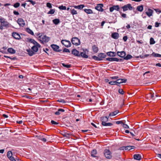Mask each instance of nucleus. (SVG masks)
<instances>
[{
    "label": "nucleus",
    "mask_w": 161,
    "mask_h": 161,
    "mask_svg": "<svg viewBox=\"0 0 161 161\" xmlns=\"http://www.w3.org/2000/svg\"><path fill=\"white\" fill-rule=\"evenodd\" d=\"M117 84H120L122 83H125L127 81L126 79H119L117 80Z\"/></svg>",
    "instance_id": "20"
},
{
    "label": "nucleus",
    "mask_w": 161,
    "mask_h": 161,
    "mask_svg": "<svg viewBox=\"0 0 161 161\" xmlns=\"http://www.w3.org/2000/svg\"><path fill=\"white\" fill-rule=\"evenodd\" d=\"M92 58L93 59L95 60H96V61H99V60L100 59H99V58L98 57H97L95 55L92 56V58L89 57V58L91 59Z\"/></svg>",
    "instance_id": "39"
},
{
    "label": "nucleus",
    "mask_w": 161,
    "mask_h": 161,
    "mask_svg": "<svg viewBox=\"0 0 161 161\" xmlns=\"http://www.w3.org/2000/svg\"><path fill=\"white\" fill-rule=\"evenodd\" d=\"M108 83L111 85H115L117 84V80L114 81H110L108 82Z\"/></svg>",
    "instance_id": "43"
},
{
    "label": "nucleus",
    "mask_w": 161,
    "mask_h": 161,
    "mask_svg": "<svg viewBox=\"0 0 161 161\" xmlns=\"http://www.w3.org/2000/svg\"><path fill=\"white\" fill-rule=\"evenodd\" d=\"M9 159L11 161H16V160L13 156L9 158Z\"/></svg>",
    "instance_id": "59"
},
{
    "label": "nucleus",
    "mask_w": 161,
    "mask_h": 161,
    "mask_svg": "<svg viewBox=\"0 0 161 161\" xmlns=\"http://www.w3.org/2000/svg\"><path fill=\"white\" fill-rule=\"evenodd\" d=\"M101 121H102V124L104 122H106L108 121V118H107V116H102L100 118Z\"/></svg>",
    "instance_id": "21"
},
{
    "label": "nucleus",
    "mask_w": 161,
    "mask_h": 161,
    "mask_svg": "<svg viewBox=\"0 0 161 161\" xmlns=\"http://www.w3.org/2000/svg\"><path fill=\"white\" fill-rule=\"evenodd\" d=\"M118 92L121 94L123 95L124 93V92L123 90L122 89H119L118 90Z\"/></svg>",
    "instance_id": "51"
},
{
    "label": "nucleus",
    "mask_w": 161,
    "mask_h": 161,
    "mask_svg": "<svg viewBox=\"0 0 161 161\" xmlns=\"http://www.w3.org/2000/svg\"><path fill=\"white\" fill-rule=\"evenodd\" d=\"M104 154L107 159H110L112 158L111 152L109 149H105L104 151Z\"/></svg>",
    "instance_id": "3"
},
{
    "label": "nucleus",
    "mask_w": 161,
    "mask_h": 161,
    "mask_svg": "<svg viewBox=\"0 0 161 161\" xmlns=\"http://www.w3.org/2000/svg\"><path fill=\"white\" fill-rule=\"evenodd\" d=\"M110 78L112 79L117 80L118 79L119 77L117 76L110 77Z\"/></svg>",
    "instance_id": "60"
},
{
    "label": "nucleus",
    "mask_w": 161,
    "mask_h": 161,
    "mask_svg": "<svg viewBox=\"0 0 161 161\" xmlns=\"http://www.w3.org/2000/svg\"><path fill=\"white\" fill-rule=\"evenodd\" d=\"M146 97L150 98L152 99H154L155 98H154V94H149L146 95Z\"/></svg>",
    "instance_id": "35"
},
{
    "label": "nucleus",
    "mask_w": 161,
    "mask_h": 161,
    "mask_svg": "<svg viewBox=\"0 0 161 161\" xmlns=\"http://www.w3.org/2000/svg\"><path fill=\"white\" fill-rule=\"evenodd\" d=\"M58 8L60 10H66V6H64L63 5L59 6Z\"/></svg>",
    "instance_id": "48"
},
{
    "label": "nucleus",
    "mask_w": 161,
    "mask_h": 161,
    "mask_svg": "<svg viewBox=\"0 0 161 161\" xmlns=\"http://www.w3.org/2000/svg\"><path fill=\"white\" fill-rule=\"evenodd\" d=\"M12 35V36L16 39L19 40L21 38L20 35L16 32H13Z\"/></svg>",
    "instance_id": "10"
},
{
    "label": "nucleus",
    "mask_w": 161,
    "mask_h": 161,
    "mask_svg": "<svg viewBox=\"0 0 161 161\" xmlns=\"http://www.w3.org/2000/svg\"><path fill=\"white\" fill-rule=\"evenodd\" d=\"M26 39L27 41H28L29 42L31 43L34 45H36V46H38V47H40V45L34 39L29 38H27Z\"/></svg>",
    "instance_id": "7"
},
{
    "label": "nucleus",
    "mask_w": 161,
    "mask_h": 161,
    "mask_svg": "<svg viewBox=\"0 0 161 161\" xmlns=\"http://www.w3.org/2000/svg\"><path fill=\"white\" fill-rule=\"evenodd\" d=\"M84 11L88 14H91L93 13L92 11L90 9H84Z\"/></svg>",
    "instance_id": "32"
},
{
    "label": "nucleus",
    "mask_w": 161,
    "mask_h": 161,
    "mask_svg": "<svg viewBox=\"0 0 161 161\" xmlns=\"http://www.w3.org/2000/svg\"><path fill=\"white\" fill-rule=\"evenodd\" d=\"M150 56H153L154 57H159L161 58V55L158 53H155L154 52H153Z\"/></svg>",
    "instance_id": "36"
},
{
    "label": "nucleus",
    "mask_w": 161,
    "mask_h": 161,
    "mask_svg": "<svg viewBox=\"0 0 161 161\" xmlns=\"http://www.w3.org/2000/svg\"><path fill=\"white\" fill-rule=\"evenodd\" d=\"M5 21V19L3 18H0V22L1 23V24H2V23H3L4 22V21Z\"/></svg>",
    "instance_id": "57"
},
{
    "label": "nucleus",
    "mask_w": 161,
    "mask_h": 161,
    "mask_svg": "<svg viewBox=\"0 0 161 161\" xmlns=\"http://www.w3.org/2000/svg\"><path fill=\"white\" fill-rule=\"evenodd\" d=\"M119 35L118 33L117 32H113L112 33L111 35V37L115 39H117L119 37Z\"/></svg>",
    "instance_id": "17"
},
{
    "label": "nucleus",
    "mask_w": 161,
    "mask_h": 161,
    "mask_svg": "<svg viewBox=\"0 0 161 161\" xmlns=\"http://www.w3.org/2000/svg\"><path fill=\"white\" fill-rule=\"evenodd\" d=\"M51 123L52 125H58V122H55L53 120H52L51 121Z\"/></svg>",
    "instance_id": "54"
},
{
    "label": "nucleus",
    "mask_w": 161,
    "mask_h": 161,
    "mask_svg": "<svg viewBox=\"0 0 161 161\" xmlns=\"http://www.w3.org/2000/svg\"><path fill=\"white\" fill-rule=\"evenodd\" d=\"M8 52L11 54H14L15 53L16 51L13 48L11 47L8 49Z\"/></svg>",
    "instance_id": "25"
},
{
    "label": "nucleus",
    "mask_w": 161,
    "mask_h": 161,
    "mask_svg": "<svg viewBox=\"0 0 161 161\" xmlns=\"http://www.w3.org/2000/svg\"><path fill=\"white\" fill-rule=\"evenodd\" d=\"M123 126L124 128L126 129H129V126L126 124L123 123Z\"/></svg>",
    "instance_id": "55"
},
{
    "label": "nucleus",
    "mask_w": 161,
    "mask_h": 161,
    "mask_svg": "<svg viewBox=\"0 0 161 161\" xmlns=\"http://www.w3.org/2000/svg\"><path fill=\"white\" fill-rule=\"evenodd\" d=\"M20 4L19 3L16 2L13 5V6L15 8H17L20 6Z\"/></svg>",
    "instance_id": "45"
},
{
    "label": "nucleus",
    "mask_w": 161,
    "mask_h": 161,
    "mask_svg": "<svg viewBox=\"0 0 161 161\" xmlns=\"http://www.w3.org/2000/svg\"><path fill=\"white\" fill-rule=\"evenodd\" d=\"M62 64L64 67L67 68H69L71 66V65L70 64H65L64 63H62Z\"/></svg>",
    "instance_id": "42"
},
{
    "label": "nucleus",
    "mask_w": 161,
    "mask_h": 161,
    "mask_svg": "<svg viewBox=\"0 0 161 161\" xmlns=\"http://www.w3.org/2000/svg\"><path fill=\"white\" fill-rule=\"evenodd\" d=\"M17 23L20 26H23L25 25L24 21L22 18H19L18 19Z\"/></svg>",
    "instance_id": "14"
},
{
    "label": "nucleus",
    "mask_w": 161,
    "mask_h": 161,
    "mask_svg": "<svg viewBox=\"0 0 161 161\" xmlns=\"http://www.w3.org/2000/svg\"><path fill=\"white\" fill-rule=\"evenodd\" d=\"M42 35H41V39L42 38V40H41V43L42 44H44V42H48L50 40V38L47 36L46 35H44L42 37Z\"/></svg>",
    "instance_id": "5"
},
{
    "label": "nucleus",
    "mask_w": 161,
    "mask_h": 161,
    "mask_svg": "<svg viewBox=\"0 0 161 161\" xmlns=\"http://www.w3.org/2000/svg\"><path fill=\"white\" fill-rule=\"evenodd\" d=\"M58 102L61 103H65V101L64 99H60L57 101Z\"/></svg>",
    "instance_id": "61"
},
{
    "label": "nucleus",
    "mask_w": 161,
    "mask_h": 161,
    "mask_svg": "<svg viewBox=\"0 0 161 161\" xmlns=\"http://www.w3.org/2000/svg\"><path fill=\"white\" fill-rule=\"evenodd\" d=\"M12 153L11 151H8V152L7 156L8 158H9L10 157H12Z\"/></svg>",
    "instance_id": "41"
},
{
    "label": "nucleus",
    "mask_w": 161,
    "mask_h": 161,
    "mask_svg": "<svg viewBox=\"0 0 161 161\" xmlns=\"http://www.w3.org/2000/svg\"><path fill=\"white\" fill-rule=\"evenodd\" d=\"M103 4H98L95 7V9L98 11L103 12L104 10V9L103 8Z\"/></svg>",
    "instance_id": "8"
},
{
    "label": "nucleus",
    "mask_w": 161,
    "mask_h": 161,
    "mask_svg": "<svg viewBox=\"0 0 161 161\" xmlns=\"http://www.w3.org/2000/svg\"><path fill=\"white\" fill-rule=\"evenodd\" d=\"M117 55L120 57L123 58L125 56L126 53L124 51L121 52L118 51L117 52Z\"/></svg>",
    "instance_id": "11"
},
{
    "label": "nucleus",
    "mask_w": 161,
    "mask_h": 161,
    "mask_svg": "<svg viewBox=\"0 0 161 161\" xmlns=\"http://www.w3.org/2000/svg\"><path fill=\"white\" fill-rule=\"evenodd\" d=\"M83 52H81L80 53V57H82L83 58H88V56L86 54V52L85 51V50L83 49Z\"/></svg>",
    "instance_id": "16"
},
{
    "label": "nucleus",
    "mask_w": 161,
    "mask_h": 161,
    "mask_svg": "<svg viewBox=\"0 0 161 161\" xmlns=\"http://www.w3.org/2000/svg\"><path fill=\"white\" fill-rule=\"evenodd\" d=\"M128 37L127 36H125L123 37V40L124 42H125L126 41Z\"/></svg>",
    "instance_id": "63"
},
{
    "label": "nucleus",
    "mask_w": 161,
    "mask_h": 161,
    "mask_svg": "<svg viewBox=\"0 0 161 161\" xmlns=\"http://www.w3.org/2000/svg\"><path fill=\"white\" fill-rule=\"evenodd\" d=\"M107 56L104 53H99L98 55V57L100 59L99 60V61H101L103 60V58H105Z\"/></svg>",
    "instance_id": "15"
},
{
    "label": "nucleus",
    "mask_w": 161,
    "mask_h": 161,
    "mask_svg": "<svg viewBox=\"0 0 161 161\" xmlns=\"http://www.w3.org/2000/svg\"><path fill=\"white\" fill-rule=\"evenodd\" d=\"M119 13L121 15V16L124 18H126L127 17H126V14L124 13H123L121 11H119Z\"/></svg>",
    "instance_id": "50"
},
{
    "label": "nucleus",
    "mask_w": 161,
    "mask_h": 161,
    "mask_svg": "<svg viewBox=\"0 0 161 161\" xmlns=\"http://www.w3.org/2000/svg\"><path fill=\"white\" fill-rule=\"evenodd\" d=\"M143 9V7L142 5H141L138 6L136 8V10L141 12L142 11Z\"/></svg>",
    "instance_id": "26"
},
{
    "label": "nucleus",
    "mask_w": 161,
    "mask_h": 161,
    "mask_svg": "<svg viewBox=\"0 0 161 161\" xmlns=\"http://www.w3.org/2000/svg\"><path fill=\"white\" fill-rule=\"evenodd\" d=\"M123 9V11L125 12L126 11L128 10V9L131 10L133 8L131 4L129 3L126 5H124L121 8Z\"/></svg>",
    "instance_id": "1"
},
{
    "label": "nucleus",
    "mask_w": 161,
    "mask_h": 161,
    "mask_svg": "<svg viewBox=\"0 0 161 161\" xmlns=\"http://www.w3.org/2000/svg\"><path fill=\"white\" fill-rule=\"evenodd\" d=\"M63 52L70 53L69 50L66 48H64L63 50Z\"/></svg>",
    "instance_id": "56"
},
{
    "label": "nucleus",
    "mask_w": 161,
    "mask_h": 161,
    "mask_svg": "<svg viewBox=\"0 0 161 161\" xmlns=\"http://www.w3.org/2000/svg\"><path fill=\"white\" fill-rule=\"evenodd\" d=\"M27 2H30L32 5H34L36 3L35 2L33 1L32 0H28L27 1Z\"/></svg>",
    "instance_id": "62"
},
{
    "label": "nucleus",
    "mask_w": 161,
    "mask_h": 161,
    "mask_svg": "<svg viewBox=\"0 0 161 161\" xmlns=\"http://www.w3.org/2000/svg\"><path fill=\"white\" fill-rule=\"evenodd\" d=\"M71 41L73 45L77 46L80 44L79 39L76 37H74L72 38Z\"/></svg>",
    "instance_id": "2"
},
{
    "label": "nucleus",
    "mask_w": 161,
    "mask_h": 161,
    "mask_svg": "<svg viewBox=\"0 0 161 161\" xmlns=\"http://www.w3.org/2000/svg\"><path fill=\"white\" fill-rule=\"evenodd\" d=\"M154 10L157 13L159 14L161 13V10H160L159 8L154 9Z\"/></svg>",
    "instance_id": "58"
},
{
    "label": "nucleus",
    "mask_w": 161,
    "mask_h": 161,
    "mask_svg": "<svg viewBox=\"0 0 161 161\" xmlns=\"http://www.w3.org/2000/svg\"><path fill=\"white\" fill-rule=\"evenodd\" d=\"M26 31L32 35H34V33L32 30L28 28H26Z\"/></svg>",
    "instance_id": "38"
},
{
    "label": "nucleus",
    "mask_w": 161,
    "mask_h": 161,
    "mask_svg": "<svg viewBox=\"0 0 161 161\" xmlns=\"http://www.w3.org/2000/svg\"><path fill=\"white\" fill-rule=\"evenodd\" d=\"M26 51L28 53V54L31 56L35 54V53L31 49H27Z\"/></svg>",
    "instance_id": "30"
},
{
    "label": "nucleus",
    "mask_w": 161,
    "mask_h": 161,
    "mask_svg": "<svg viewBox=\"0 0 161 161\" xmlns=\"http://www.w3.org/2000/svg\"><path fill=\"white\" fill-rule=\"evenodd\" d=\"M114 10H115L117 11H119L120 8L118 5H113L112 7H110L109 10L110 12H112Z\"/></svg>",
    "instance_id": "9"
},
{
    "label": "nucleus",
    "mask_w": 161,
    "mask_h": 161,
    "mask_svg": "<svg viewBox=\"0 0 161 161\" xmlns=\"http://www.w3.org/2000/svg\"><path fill=\"white\" fill-rule=\"evenodd\" d=\"M71 14L72 15L76 14H77V13L76 10L75 9H72L71 10Z\"/></svg>",
    "instance_id": "46"
},
{
    "label": "nucleus",
    "mask_w": 161,
    "mask_h": 161,
    "mask_svg": "<svg viewBox=\"0 0 161 161\" xmlns=\"http://www.w3.org/2000/svg\"><path fill=\"white\" fill-rule=\"evenodd\" d=\"M112 52L110 51L107 53V55L109 57H112Z\"/></svg>",
    "instance_id": "52"
},
{
    "label": "nucleus",
    "mask_w": 161,
    "mask_h": 161,
    "mask_svg": "<svg viewBox=\"0 0 161 161\" xmlns=\"http://www.w3.org/2000/svg\"><path fill=\"white\" fill-rule=\"evenodd\" d=\"M133 158L135 159L140 160L141 159V156L140 154H136L133 155Z\"/></svg>",
    "instance_id": "18"
},
{
    "label": "nucleus",
    "mask_w": 161,
    "mask_h": 161,
    "mask_svg": "<svg viewBox=\"0 0 161 161\" xmlns=\"http://www.w3.org/2000/svg\"><path fill=\"white\" fill-rule=\"evenodd\" d=\"M102 125L104 126H111L113 125V124L111 123H106L104 122L102 124Z\"/></svg>",
    "instance_id": "34"
},
{
    "label": "nucleus",
    "mask_w": 161,
    "mask_h": 161,
    "mask_svg": "<svg viewBox=\"0 0 161 161\" xmlns=\"http://www.w3.org/2000/svg\"><path fill=\"white\" fill-rule=\"evenodd\" d=\"M155 41L154 40V39L153 37H151L150 38V44L151 45H152L155 44Z\"/></svg>",
    "instance_id": "40"
},
{
    "label": "nucleus",
    "mask_w": 161,
    "mask_h": 161,
    "mask_svg": "<svg viewBox=\"0 0 161 161\" xmlns=\"http://www.w3.org/2000/svg\"><path fill=\"white\" fill-rule=\"evenodd\" d=\"M107 60L111 62V61H116L118 60V58H106Z\"/></svg>",
    "instance_id": "24"
},
{
    "label": "nucleus",
    "mask_w": 161,
    "mask_h": 161,
    "mask_svg": "<svg viewBox=\"0 0 161 161\" xmlns=\"http://www.w3.org/2000/svg\"><path fill=\"white\" fill-rule=\"evenodd\" d=\"M71 53L74 55L75 56H77L80 57V52L77 50L76 49H73Z\"/></svg>",
    "instance_id": "12"
},
{
    "label": "nucleus",
    "mask_w": 161,
    "mask_h": 161,
    "mask_svg": "<svg viewBox=\"0 0 161 161\" xmlns=\"http://www.w3.org/2000/svg\"><path fill=\"white\" fill-rule=\"evenodd\" d=\"M85 6L83 4H80L78 6H74L75 8H77L80 9H82Z\"/></svg>",
    "instance_id": "31"
},
{
    "label": "nucleus",
    "mask_w": 161,
    "mask_h": 161,
    "mask_svg": "<svg viewBox=\"0 0 161 161\" xmlns=\"http://www.w3.org/2000/svg\"><path fill=\"white\" fill-rule=\"evenodd\" d=\"M92 49L95 53H97L98 51V48L95 45H94L92 46Z\"/></svg>",
    "instance_id": "22"
},
{
    "label": "nucleus",
    "mask_w": 161,
    "mask_h": 161,
    "mask_svg": "<svg viewBox=\"0 0 161 161\" xmlns=\"http://www.w3.org/2000/svg\"><path fill=\"white\" fill-rule=\"evenodd\" d=\"M62 44L64 45L65 47H69L71 46V44L70 42L66 40H62L61 41Z\"/></svg>",
    "instance_id": "4"
},
{
    "label": "nucleus",
    "mask_w": 161,
    "mask_h": 161,
    "mask_svg": "<svg viewBox=\"0 0 161 161\" xmlns=\"http://www.w3.org/2000/svg\"><path fill=\"white\" fill-rule=\"evenodd\" d=\"M55 12V9H51L49 11H48L47 14H53Z\"/></svg>",
    "instance_id": "44"
},
{
    "label": "nucleus",
    "mask_w": 161,
    "mask_h": 161,
    "mask_svg": "<svg viewBox=\"0 0 161 161\" xmlns=\"http://www.w3.org/2000/svg\"><path fill=\"white\" fill-rule=\"evenodd\" d=\"M53 22L55 25H57L60 23V21L58 19H55L53 20Z\"/></svg>",
    "instance_id": "29"
},
{
    "label": "nucleus",
    "mask_w": 161,
    "mask_h": 161,
    "mask_svg": "<svg viewBox=\"0 0 161 161\" xmlns=\"http://www.w3.org/2000/svg\"><path fill=\"white\" fill-rule=\"evenodd\" d=\"M70 134L69 133H65L64 134H62L63 136L65 137H67L68 138L69 137V136L70 135Z\"/></svg>",
    "instance_id": "49"
},
{
    "label": "nucleus",
    "mask_w": 161,
    "mask_h": 161,
    "mask_svg": "<svg viewBox=\"0 0 161 161\" xmlns=\"http://www.w3.org/2000/svg\"><path fill=\"white\" fill-rule=\"evenodd\" d=\"M97 153V150L96 149H93L91 152V155L93 157H96L95 155Z\"/></svg>",
    "instance_id": "28"
},
{
    "label": "nucleus",
    "mask_w": 161,
    "mask_h": 161,
    "mask_svg": "<svg viewBox=\"0 0 161 161\" xmlns=\"http://www.w3.org/2000/svg\"><path fill=\"white\" fill-rule=\"evenodd\" d=\"M119 113V110H117L111 113H110L109 114V116H114Z\"/></svg>",
    "instance_id": "33"
},
{
    "label": "nucleus",
    "mask_w": 161,
    "mask_h": 161,
    "mask_svg": "<svg viewBox=\"0 0 161 161\" xmlns=\"http://www.w3.org/2000/svg\"><path fill=\"white\" fill-rule=\"evenodd\" d=\"M132 58V56L130 54H128L126 57H124V59L126 60H128Z\"/></svg>",
    "instance_id": "37"
},
{
    "label": "nucleus",
    "mask_w": 161,
    "mask_h": 161,
    "mask_svg": "<svg viewBox=\"0 0 161 161\" xmlns=\"http://www.w3.org/2000/svg\"><path fill=\"white\" fill-rule=\"evenodd\" d=\"M64 111L65 110L64 109L62 108H59L58 111L55 113V114L56 115H59L61 114V112H64Z\"/></svg>",
    "instance_id": "23"
},
{
    "label": "nucleus",
    "mask_w": 161,
    "mask_h": 161,
    "mask_svg": "<svg viewBox=\"0 0 161 161\" xmlns=\"http://www.w3.org/2000/svg\"><path fill=\"white\" fill-rule=\"evenodd\" d=\"M38 46H36V45H34L31 47V49L34 52H37L38 50Z\"/></svg>",
    "instance_id": "27"
},
{
    "label": "nucleus",
    "mask_w": 161,
    "mask_h": 161,
    "mask_svg": "<svg viewBox=\"0 0 161 161\" xmlns=\"http://www.w3.org/2000/svg\"><path fill=\"white\" fill-rule=\"evenodd\" d=\"M47 6L49 8H52V5L51 3H47Z\"/></svg>",
    "instance_id": "53"
},
{
    "label": "nucleus",
    "mask_w": 161,
    "mask_h": 161,
    "mask_svg": "<svg viewBox=\"0 0 161 161\" xmlns=\"http://www.w3.org/2000/svg\"><path fill=\"white\" fill-rule=\"evenodd\" d=\"M47 136L45 135L44 134L41 132V141L44 142H45L47 141Z\"/></svg>",
    "instance_id": "13"
},
{
    "label": "nucleus",
    "mask_w": 161,
    "mask_h": 161,
    "mask_svg": "<svg viewBox=\"0 0 161 161\" xmlns=\"http://www.w3.org/2000/svg\"><path fill=\"white\" fill-rule=\"evenodd\" d=\"M160 24V23H159L158 22H156L155 23V26L156 27H158L159 26V25Z\"/></svg>",
    "instance_id": "64"
},
{
    "label": "nucleus",
    "mask_w": 161,
    "mask_h": 161,
    "mask_svg": "<svg viewBox=\"0 0 161 161\" xmlns=\"http://www.w3.org/2000/svg\"><path fill=\"white\" fill-rule=\"evenodd\" d=\"M3 23L4 24H3V26H5L8 27H9V24L8 22L5 21L4 22H3Z\"/></svg>",
    "instance_id": "47"
},
{
    "label": "nucleus",
    "mask_w": 161,
    "mask_h": 161,
    "mask_svg": "<svg viewBox=\"0 0 161 161\" xmlns=\"http://www.w3.org/2000/svg\"><path fill=\"white\" fill-rule=\"evenodd\" d=\"M153 13V11L150 8H148V11L146 12V14L148 16L150 17L152 16Z\"/></svg>",
    "instance_id": "19"
},
{
    "label": "nucleus",
    "mask_w": 161,
    "mask_h": 161,
    "mask_svg": "<svg viewBox=\"0 0 161 161\" xmlns=\"http://www.w3.org/2000/svg\"><path fill=\"white\" fill-rule=\"evenodd\" d=\"M51 47L53 49V50L56 52H60L62 51L61 49H59V47L56 44H52L51 45Z\"/></svg>",
    "instance_id": "6"
}]
</instances>
